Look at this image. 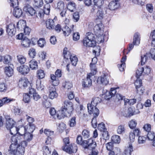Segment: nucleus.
Here are the masks:
<instances>
[{
	"label": "nucleus",
	"mask_w": 155,
	"mask_h": 155,
	"mask_svg": "<svg viewBox=\"0 0 155 155\" xmlns=\"http://www.w3.org/2000/svg\"><path fill=\"white\" fill-rule=\"evenodd\" d=\"M20 137L15 136L12 138V144L9 147V151L14 155H23L25 147L27 146L26 141L21 140Z\"/></svg>",
	"instance_id": "nucleus-1"
},
{
	"label": "nucleus",
	"mask_w": 155,
	"mask_h": 155,
	"mask_svg": "<svg viewBox=\"0 0 155 155\" xmlns=\"http://www.w3.org/2000/svg\"><path fill=\"white\" fill-rule=\"evenodd\" d=\"M103 26L102 24L100 23L95 25L94 28L95 35L98 38V41L101 42L105 41L104 36L103 35Z\"/></svg>",
	"instance_id": "nucleus-2"
},
{
	"label": "nucleus",
	"mask_w": 155,
	"mask_h": 155,
	"mask_svg": "<svg viewBox=\"0 0 155 155\" xmlns=\"http://www.w3.org/2000/svg\"><path fill=\"white\" fill-rule=\"evenodd\" d=\"M84 142V147L90 150L94 149L97 146L96 142L90 138Z\"/></svg>",
	"instance_id": "nucleus-3"
},
{
	"label": "nucleus",
	"mask_w": 155,
	"mask_h": 155,
	"mask_svg": "<svg viewBox=\"0 0 155 155\" xmlns=\"http://www.w3.org/2000/svg\"><path fill=\"white\" fill-rule=\"evenodd\" d=\"M62 148L63 150L69 154L76 153L78 150L77 146L74 144L65 145L62 147Z\"/></svg>",
	"instance_id": "nucleus-4"
},
{
	"label": "nucleus",
	"mask_w": 155,
	"mask_h": 155,
	"mask_svg": "<svg viewBox=\"0 0 155 155\" xmlns=\"http://www.w3.org/2000/svg\"><path fill=\"white\" fill-rule=\"evenodd\" d=\"M62 108L63 110H65V111L67 112L68 114V116H70L74 108L73 104L72 102L69 101H65L64 102V105Z\"/></svg>",
	"instance_id": "nucleus-5"
},
{
	"label": "nucleus",
	"mask_w": 155,
	"mask_h": 155,
	"mask_svg": "<svg viewBox=\"0 0 155 155\" xmlns=\"http://www.w3.org/2000/svg\"><path fill=\"white\" fill-rule=\"evenodd\" d=\"M6 32L11 37L14 35L16 32L15 25L13 23H11L6 27Z\"/></svg>",
	"instance_id": "nucleus-6"
},
{
	"label": "nucleus",
	"mask_w": 155,
	"mask_h": 155,
	"mask_svg": "<svg viewBox=\"0 0 155 155\" xmlns=\"http://www.w3.org/2000/svg\"><path fill=\"white\" fill-rule=\"evenodd\" d=\"M139 34L137 33L134 34L133 39V43L134 44H131L129 45L128 50L130 51L134 48V45H138L140 43V39L139 37Z\"/></svg>",
	"instance_id": "nucleus-7"
},
{
	"label": "nucleus",
	"mask_w": 155,
	"mask_h": 155,
	"mask_svg": "<svg viewBox=\"0 0 155 155\" xmlns=\"http://www.w3.org/2000/svg\"><path fill=\"white\" fill-rule=\"evenodd\" d=\"M87 108L89 113L93 114V117H97L99 114V110L96 107H93L90 105H87Z\"/></svg>",
	"instance_id": "nucleus-8"
},
{
	"label": "nucleus",
	"mask_w": 155,
	"mask_h": 155,
	"mask_svg": "<svg viewBox=\"0 0 155 155\" xmlns=\"http://www.w3.org/2000/svg\"><path fill=\"white\" fill-rule=\"evenodd\" d=\"M91 77L90 74H87L86 78L83 79L82 83L83 87H89L91 86L92 81L91 79Z\"/></svg>",
	"instance_id": "nucleus-9"
},
{
	"label": "nucleus",
	"mask_w": 155,
	"mask_h": 155,
	"mask_svg": "<svg viewBox=\"0 0 155 155\" xmlns=\"http://www.w3.org/2000/svg\"><path fill=\"white\" fill-rule=\"evenodd\" d=\"M23 11L28 15L33 16L36 13L35 10L31 5H26L23 8Z\"/></svg>",
	"instance_id": "nucleus-10"
},
{
	"label": "nucleus",
	"mask_w": 155,
	"mask_h": 155,
	"mask_svg": "<svg viewBox=\"0 0 155 155\" xmlns=\"http://www.w3.org/2000/svg\"><path fill=\"white\" fill-rule=\"evenodd\" d=\"M25 25H23V21H19L18 22L17 24V28L19 29H22L23 27H24V33L25 35H29L31 29L28 27H24Z\"/></svg>",
	"instance_id": "nucleus-11"
},
{
	"label": "nucleus",
	"mask_w": 155,
	"mask_h": 155,
	"mask_svg": "<svg viewBox=\"0 0 155 155\" xmlns=\"http://www.w3.org/2000/svg\"><path fill=\"white\" fill-rule=\"evenodd\" d=\"M48 90L49 93L48 97L50 98L53 99L57 97L58 94L54 86L51 85L49 86Z\"/></svg>",
	"instance_id": "nucleus-12"
},
{
	"label": "nucleus",
	"mask_w": 155,
	"mask_h": 155,
	"mask_svg": "<svg viewBox=\"0 0 155 155\" xmlns=\"http://www.w3.org/2000/svg\"><path fill=\"white\" fill-rule=\"evenodd\" d=\"M97 83L99 84H102L106 85L108 83L109 80L107 76L105 74L99 77L97 80Z\"/></svg>",
	"instance_id": "nucleus-13"
},
{
	"label": "nucleus",
	"mask_w": 155,
	"mask_h": 155,
	"mask_svg": "<svg viewBox=\"0 0 155 155\" xmlns=\"http://www.w3.org/2000/svg\"><path fill=\"white\" fill-rule=\"evenodd\" d=\"M17 70L21 74H27L30 71L28 67L26 65H23L17 68Z\"/></svg>",
	"instance_id": "nucleus-14"
},
{
	"label": "nucleus",
	"mask_w": 155,
	"mask_h": 155,
	"mask_svg": "<svg viewBox=\"0 0 155 155\" xmlns=\"http://www.w3.org/2000/svg\"><path fill=\"white\" fill-rule=\"evenodd\" d=\"M29 82L28 80L25 78H21L19 80L18 85L21 88H25L29 85Z\"/></svg>",
	"instance_id": "nucleus-15"
},
{
	"label": "nucleus",
	"mask_w": 155,
	"mask_h": 155,
	"mask_svg": "<svg viewBox=\"0 0 155 155\" xmlns=\"http://www.w3.org/2000/svg\"><path fill=\"white\" fill-rule=\"evenodd\" d=\"M13 64H11L6 66L5 68V73L9 77L11 76L13 74Z\"/></svg>",
	"instance_id": "nucleus-16"
},
{
	"label": "nucleus",
	"mask_w": 155,
	"mask_h": 155,
	"mask_svg": "<svg viewBox=\"0 0 155 155\" xmlns=\"http://www.w3.org/2000/svg\"><path fill=\"white\" fill-rule=\"evenodd\" d=\"M83 43L84 46L86 47H94L96 45L95 40H83Z\"/></svg>",
	"instance_id": "nucleus-17"
},
{
	"label": "nucleus",
	"mask_w": 155,
	"mask_h": 155,
	"mask_svg": "<svg viewBox=\"0 0 155 155\" xmlns=\"http://www.w3.org/2000/svg\"><path fill=\"white\" fill-rule=\"evenodd\" d=\"M71 27V28H70L67 25H66L64 28L62 29L63 34L65 36H68L71 31H73L74 25H72Z\"/></svg>",
	"instance_id": "nucleus-18"
},
{
	"label": "nucleus",
	"mask_w": 155,
	"mask_h": 155,
	"mask_svg": "<svg viewBox=\"0 0 155 155\" xmlns=\"http://www.w3.org/2000/svg\"><path fill=\"white\" fill-rule=\"evenodd\" d=\"M120 4L119 2H117L113 1L110 2L108 5V8L111 10H114L117 9L119 6Z\"/></svg>",
	"instance_id": "nucleus-19"
},
{
	"label": "nucleus",
	"mask_w": 155,
	"mask_h": 155,
	"mask_svg": "<svg viewBox=\"0 0 155 155\" xmlns=\"http://www.w3.org/2000/svg\"><path fill=\"white\" fill-rule=\"evenodd\" d=\"M19 134L21 136L22 138H24L27 141H29L32 139L33 135L31 133L28 132L24 133V132H23V134H21L19 132Z\"/></svg>",
	"instance_id": "nucleus-20"
},
{
	"label": "nucleus",
	"mask_w": 155,
	"mask_h": 155,
	"mask_svg": "<svg viewBox=\"0 0 155 155\" xmlns=\"http://www.w3.org/2000/svg\"><path fill=\"white\" fill-rule=\"evenodd\" d=\"M65 110H63L62 108L61 110H59L57 112V115H56L58 118L59 119H61L64 118L66 116L68 115L67 114Z\"/></svg>",
	"instance_id": "nucleus-21"
},
{
	"label": "nucleus",
	"mask_w": 155,
	"mask_h": 155,
	"mask_svg": "<svg viewBox=\"0 0 155 155\" xmlns=\"http://www.w3.org/2000/svg\"><path fill=\"white\" fill-rule=\"evenodd\" d=\"M46 28L49 29H53L55 26L53 20L48 19L46 21Z\"/></svg>",
	"instance_id": "nucleus-22"
},
{
	"label": "nucleus",
	"mask_w": 155,
	"mask_h": 155,
	"mask_svg": "<svg viewBox=\"0 0 155 155\" xmlns=\"http://www.w3.org/2000/svg\"><path fill=\"white\" fill-rule=\"evenodd\" d=\"M22 11L21 9L15 7L14 9L13 14L16 18H19L22 14Z\"/></svg>",
	"instance_id": "nucleus-23"
},
{
	"label": "nucleus",
	"mask_w": 155,
	"mask_h": 155,
	"mask_svg": "<svg viewBox=\"0 0 155 155\" xmlns=\"http://www.w3.org/2000/svg\"><path fill=\"white\" fill-rule=\"evenodd\" d=\"M30 68L32 70H36L38 68V62L34 60H32L29 62Z\"/></svg>",
	"instance_id": "nucleus-24"
},
{
	"label": "nucleus",
	"mask_w": 155,
	"mask_h": 155,
	"mask_svg": "<svg viewBox=\"0 0 155 155\" xmlns=\"http://www.w3.org/2000/svg\"><path fill=\"white\" fill-rule=\"evenodd\" d=\"M21 45L24 47L28 48L29 47L31 44V41L30 40L26 37L24 38L22 40L21 42Z\"/></svg>",
	"instance_id": "nucleus-25"
},
{
	"label": "nucleus",
	"mask_w": 155,
	"mask_h": 155,
	"mask_svg": "<svg viewBox=\"0 0 155 155\" xmlns=\"http://www.w3.org/2000/svg\"><path fill=\"white\" fill-rule=\"evenodd\" d=\"M68 58V59H70L72 64L74 66H75L78 61L77 57L75 56L72 55L70 52H69Z\"/></svg>",
	"instance_id": "nucleus-26"
},
{
	"label": "nucleus",
	"mask_w": 155,
	"mask_h": 155,
	"mask_svg": "<svg viewBox=\"0 0 155 155\" xmlns=\"http://www.w3.org/2000/svg\"><path fill=\"white\" fill-rule=\"evenodd\" d=\"M90 66L91 72L89 73L88 74H90L91 76H93L97 72V68L95 65V62H94L93 64L92 63H90Z\"/></svg>",
	"instance_id": "nucleus-27"
},
{
	"label": "nucleus",
	"mask_w": 155,
	"mask_h": 155,
	"mask_svg": "<svg viewBox=\"0 0 155 155\" xmlns=\"http://www.w3.org/2000/svg\"><path fill=\"white\" fill-rule=\"evenodd\" d=\"M147 138L149 140H153V145L155 146V134L154 132L152 131L148 132Z\"/></svg>",
	"instance_id": "nucleus-28"
},
{
	"label": "nucleus",
	"mask_w": 155,
	"mask_h": 155,
	"mask_svg": "<svg viewBox=\"0 0 155 155\" xmlns=\"http://www.w3.org/2000/svg\"><path fill=\"white\" fill-rule=\"evenodd\" d=\"M8 130H10V134L12 135H14V136H16L17 137H20L18 135H15L18 133V131L19 130V129H18L15 126H14L12 127L11 128L7 129ZM14 136H13L12 138ZM12 138H11L12 139Z\"/></svg>",
	"instance_id": "nucleus-29"
},
{
	"label": "nucleus",
	"mask_w": 155,
	"mask_h": 155,
	"mask_svg": "<svg viewBox=\"0 0 155 155\" xmlns=\"http://www.w3.org/2000/svg\"><path fill=\"white\" fill-rule=\"evenodd\" d=\"M35 129V127L34 124H30L28 126H26L24 127V130L28 131L29 133H32Z\"/></svg>",
	"instance_id": "nucleus-30"
},
{
	"label": "nucleus",
	"mask_w": 155,
	"mask_h": 155,
	"mask_svg": "<svg viewBox=\"0 0 155 155\" xmlns=\"http://www.w3.org/2000/svg\"><path fill=\"white\" fill-rule=\"evenodd\" d=\"M51 79L52 80V85L54 86H57L59 83V81L58 78H57V77L54 74H51L50 75Z\"/></svg>",
	"instance_id": "nucleus-31"
},
{
	"label": "nucleus",
	"mask_w": 155,
	"mask_h": 155,
	"mask_svg": "<svg viewBox=\"0 0 155 155\" xmlns=\"http://www.w3.org/2000/svg\"><path fill=\"white\" fill-rule=\"evenodd\" d=\"M12 59L11 56L8 55H5L4 57V63L5 64H8V65H11L12 64L11 63Z\"/></svg>",
	"instance_id": "nucleus-32"
},
{
	"label": "nucleus",
	"mask_w": 155,
	"mask_h": 155,
	"mask_svg": "<svg viewBox=\"0 0 155 155\" xmlns=\"http://www.w3.org/2000/svg\"><path fill=\"white\" fill-rule=\"evenodd\" d=\"M101 101V99L99 97H94L92 99L91 103L88 104L87 105H90L91 106H92L93 107H96L97 104L100 102Z\"/></svg>",
	"instance_id": "nucleus-33"
},
{
	"label": "nucleus",
	"mask_w": 155,
	"mask_h": 155,
	"mask_svg": "<svg viewBox=\"0 0 155 155\" xmlns=\"http://www.w3.org/2000/svg\"><path fill=\"white\" fill-rule=\"evenodd\" d=\"M141 65H143L149 59H150L148 55H147V53L146 54H141Z\"/></svg>",
	"instance_id": "nucleus-34"
},
{
	"label": "nucleus",
	"mask_w": 155,
	"mask_h": 155,
	"mask_svg": "<svg viewBox=\"0 0 155 155\" xmlns=\"http://www.w3.org/2000/svg\"><path fill=\"white\" fill-rule=\"evenodd\" d=\"M13 101V99H11L7 97H4L0 100V107L2 106L4 104H7Z\"/></svg>",
	"instance_id": "nucleus-35"
},
{
	"label": "nucleus",
	"mask_w": 155,
	"mask_h": 155,
	"mask_svg": "<svg viewBox=\"0 0 155 155\" xmlns=\"http://www.w3.org/2000/svg\"><path fill=\"white\" fill-rule=\"evenodd\" d=\"M6 127L7 129L11 128L15 125V123L13 119H10L6 121Z\"/></svg>",
	"instance_id": "nucleus-36"
},
{
	"label": "nucleus",
	"mask_w": 155,
	"mask_h": 155,
	"mask_svg": "<svg viewBox=\"0 0 155 155\" xmlns=\"http://www.w3.org/2000/svg\"><path fill=\"white\" fill-rule=\"evenodd\" d=\"M83 40H95L94 35L92 33L88 32L86 33L85 37Z\"/></svg>",
	"instance_id": "nucleus-37"
},
{
	"label": "nucleus",
	"mask_w": 155,
	"mask_h": 155,
	"mask_svg": "<svg viewBox=\"0 0 155 155\" xmlns=\"http://www.w3.org/2000/svg\"><path fill=\"white\" fill-rule=\"evenodd\" d=\"M34 5L35 7L39 8L42 7L44 4L43 0H34Z\"/></svg>",
	"instance_id": "nucleus-38"
},
{
	"label": "nucleus",
	"mask_w": 155,
	"mask_h": 155,
	"mask_svg": "<svg viewBox=\"0 0 155 155\" xmlns=\"http://www.w3.org/2000/svg\"><path fill=\"white\" fill-rule=\"evenodd\" d=\"M126 112H127V114H123V115L126 117H131L134 114V110L131 107L129 108Z\"/></svg>",
	"instance_id": "nucleus-39"
},
{
	"label": "nucleus",
	"mask_w": 155,
	"mask_h": 155,
	"mask_svg": "<svg viewBox=\"0 0 155 155\" xmlns=\"http://www.w3.org/2000/svg\"><path fill=\"white\" fill-rule=\"evenodd\" d=\"M133 147L131 144H130L129 147L124 150L123 155H130L131 153L133 151Z\"/></svg>",
	"instance_id": "nucleus-40"
},
{
	"label": "nucleus",
	"mask_w": 155,
	"mask_h": 155,
	"mask_svg": "<svg viewBox=\"0 0 155 155\" xmlns=\"http://www.w3.org/2000/svg\"><path fill=\"white\" fill-rule=\"evenodd\" d=\"M37 77L39 79H42L45 76L44 71L41 69L38 70L37 72Z\"/></svg>",
	"instance_id": "nucleus-41"
},
{
	"label": "nucleus",
	"mask_w": 155,
	"mask_h": 155,
	"mask_svg": "<svg viewBox=\"0 0 155 155\" xmlns=\"http://www.w3.org/2000/svg\"><path fill=\"white\" fill-rule=\"evenodd\" d=\"M68 9L71 12H73L76 9L75 4L74 2H70L68 5Z\"/></svg>",
	"instance_id": "nucleus-42"
},
{
	"label": "nucleus",
	"mask_w": 155,
	"mask_h": 155,
	"mask_svg": "<svg viewBox=\"0 0 155 155\" xmlns=\"http://www.w3.org/2000/svg\"><path fill=\"white\" fill-rule=\"evenodd\" d=\"M17 58L18 61L21 64H24L26 61L25 57L23 55H19L17 56Z\"/></svg>",
	"instance_id": "nucleus-43"
},
{
	"label": "nucleus",
	"mask_w": 155,
	"mask_h": 155,
	"mask_svg": "<svg viewBox=\"0 0 155 155\" xmlns=\"http://www.w3.org/2000/svg\"><path fill=\"white\" fill-rule=\"evenodd\" d=\"M86 140H82V138L81 136L78 135L77 137L76 143L78 144L82 145L84 147V142Z\"/></svg>",
	"instance_id": "nucleus-44"
},
{
	"label": "nucleus",
	"mask_w": 155,
	"mask_h": 155,
	"mask_svg": "<svg viewBox=\"0 0 155 155\" xmlns=\"http://www.w3.org/2000/svg\"><path fill=\"white\" fill-rule=\"evenodd\" d=\"M50 5L49 4H46L44 7V9L43 10L45 14L48 15L49 14L50 10Z\"/></svg>",
	"instance_id": "nucleus-45"
},
{
	"label": "nucleus",
	"mask_w": 155,
	"mask_h": 155,
	"mask_svg": "<svg viewBox=\"0 0 155 155\" xmlns=\"http://www.w3.org/2000/svg\"><path fill=\"white\" fill-rule=\"evenodd\" d=\"M82 134L84 139L89 138L91 135L90 131L87 130H84L82 132Z\"/></svg>",
	"instance_id": "nucleus-46"
},
{
	"label": "nucleus",
	"mask_w": 155,
	"mask_h": 155,
	"mask_svg": "<svg viewBox=\"0 0 155 155\" xmlns=\"http://www.w3.org/2000/svg\"><path fill=\"white\" fill-rule=\"evenodd\" d=\"M68 124L71 127H73L76 125V118L73 117L70 119L68 122Z\"/></svg>",
	"instance_id": "nucleus-47"
},
{
	"label": "nucleus",
	"mask_w": 155,
	"mask_h": 155,
	"mask_svg": "<svg viewBox=\"0 0 155 155\" xmlns=\"http://www.w3.org/2000/svg\"><path fill=\"white\" fill-rule=\"evenodd\" d=\"M96 18L98 19H101L104 17V13L103 12L102 10L100 9L98 10L96 14Z\"/></svg>",
	"instance_id": "nucleus-48"
},
{
	"label": "nucleus",
	"mask_w": 155,
	"mask_h": 155,
	"mask_svg": "<svg viewBox=\"0 0 155 155\" xmlns=\"http://www.w3.org/2000/svg\"><path fill=\"white\" fill-rule=\"evenodd\" d=\"M93 1L94 5H96L97 8H99L104 3L103 0H93Z\"/></svg>",
	"instance_id": "nucleus-49"
},
{
	"label": "nucleus",
	"mask_w": 155,
	"mask_h": 155,
	"mask_svg": "<svg viewBox=\"0 0 155 155\" xmlns=\"http://www.w3.org/2000/svg\"><path fill=\"white\" fill-rule=\"evenodd\" d=\"M23 100L25 103H28L30 101V96L27 93L24 94Z\"/></svg>",
	"instance_id": "nucleus-50"
},
{
	"label": "nucleus",
	"mask_w": 155,
	"mask_h": 155,
	"mask_svg": "<svg viewBox=\"0 0 155 155\" xmlns=\"http://www.w3.org/2000/svg\"><path fill=\"white\" fill-rule=\"evenodd\" d=\"M112 142L115 143H119L120 141V136L118 135L113 136L111 138Z\"/></svg>",
	"instance_id": "nucleus-51"
},
{
	"label": "nucleus",
	"mask_w": 155,
	"mask_h": 155,
	"mask_svg": "<svg viewBox=\"0 0 155 155\" xmlns=\"http://www.w3.org/2000/svg\"><path fill=\"white\" fill-rule=\"evenodd\" d=\"M97 128L98 130L102 132L107 130L105 128V124L103 122H101L98 124Z\"/></svg>",
	"instance_id": "nucleus-52"
},
{
	"label": "nucleus",
	"mask_w": 155,
	"mask_h": 155,
	"mask_svg": "<svg viewBox=\"0 0 155 155\" xmlns=\"http://www.w3.org/2000/svg\"><path fill=\"white\" fill-rule=\"evenodd\" d=\"M147 55H149L150 58H152L155 60V48L151 49L150 52L147 53Z\"/></svg>",
	"instance_id": "nucleus-53"
},
{
	"label": "nucleus",
	"mask_w": 155,
	"mask_h": 155,
	"mask_svg": "<svg viewBox=\"0 0 155 155\" xmlns=\"http://www.w3.org/2000/svg\"><path fill=\"white\" fill-rule=\"evenodd\" d=\"M137 78V80L134 83L136 89L140 88L142 84L141 80L139 78Z\"/></svg>",
	"instance_id": "nucleus-54"
},
{
	"label": "nucleus",
	"mask_w": 155,
	"mask_h": 155,
	"mask_svg": "<svg viewBox=\"0 0 155 155\" xmlns=\"http://www.w3.org/2000/svg\"><path fill=\"white\" fill-rule=\"evenodd\" d=\"M29 56L32 58L35 57L36 54L35 49L33 48H31L28 51Z\"/></svg>",
	"instance_id": "nucleus-55"
},
{
	"label": "nucleus",
	"mask_w": 155,
	"mask_h": 155,
	"mask_svg": "<svg viewBox=\"0 0 155 155\" xmlns=\"http://www.w3.org/2000/svg\"><path fill=\"white\" fill-rule=\"evenodd\" d=\"M117 131L118 134H120L124 133L125 131L124 126L122 125L119 126L117 130Z\"/></svg>",
	"instance_id": "nucleus-56"
},
{
	"label": "nucleus",
	"mask_w": 155,
	"mask_h": 155,
	"mask_svg": "<svg viewBox=\"0 0 155 155\" xmlns=\"http://www.w3.org/2000/svg\"><path fill=\"white\" fill-rule=\"evenodd\" d=\"M57 8L60 11L66 9L64 8V4L62 1H60L58 3Z\"/></svg>",
	"instance_id": "nucleus-57"
},
{
	"label": "nucleus",
	"mask_w": 155,
	"mask_h": 155,
	"mask_svg": "<svg viewBox=\"0 0 155 155\" xmlns=\"http://www.w3.org/2000/svg\"><path fill=\"white\" fill-rule=\"evenodd\" d=\"M44 155H50L51 151L49 150L48 146H45L43 148Z\"/></svg>",
	"instance_id": "nucleus-58"
},
{
	"label": "nucleus",
	"mask_w": 155,
	"mask_h": 155,
	"mask_svg": "<svg viewBox=\"0 0 155 155\" xmlns=\"http://www.w3.org/2000/svg\"><path fill=\"white\" fill-rule=\"evenodd\" d=\"M146 139V137L144 136H139L138 139V143L141 144L144 143L145 142Z\"/></svg>",
	"instance_id": "nucleus-59"
},
{
	"label": "nucleus",
	"mask_w": 155,
	"mask_h": 155,
	"mask_svg": "<svg viewBox=\"0 0 155 155\" xmlns=\"http://www.w3.org/2000/svg\"><path fill=\"white\" fill-rule=\"evenodd\" d=\"M141 68H142L143 70V73H144V74L148 75L150 73L151 69L150 67L148 66H146L145 68L141 67Z\"/></svg>",
	"instance_id": "nucleus-60"
},
{
	"label": "nucleus",
	"mask_w": 155,
	"mask_h": 155,
	"mask_svg": "<svg viewBox=\"0 0 155 155\" xmlns=\"http://www.w3.org/2000/svg\"><path fill=\"white\" fill-rule=\"evenodd\" d=\"M137 124V123L136 121L132 120L129 124V126L131 129H133L136 127Z\"/></svg>",
	"instance_id": "nucleus-61"
},
{
	"label": "nucleus",
	"mask_w": 155,
	"mask_h": 155,
	"mask_svg": "<svg viewBox=\"0 0 155 155\" xmlns=\"http://www.w3.org/2000/svg\"><path fill=\"white\" fill-rule=\"evenodd\" d=\"M103 133L102 134V137L103 139L105 140V142L106 141V140H108L109 138V135L107 131H103Z\"/></svg>",
	"instance_id": "nucleus-62"
},
{
	"label": "nucleus",
	"mask_w": 155,
	"mask_h": 155,
	"mask_svg": "<svg viewBox=\"0 0 155 155\" xmlns=\"http://www.w3.org/2000/svg\"><path fill=\"white\" fill-rule=\"evenodd\" d=\"M97 117H93L91 122L92 127L94 128H96L97 123Z\"/></svg>",
	"instance_id": "nucleus-63"
},
{
	"label": "nucleus",
	"mask_w": 155,
	"mask_h": 155,
	"mask_svg": "<svg viewBox=\"0 0 155 155\" xmlns=\"http://www.w3.org/2000/svg\"><path fill=\"white\" fill-rule=\"evenodd\" d=\"M104 98L106 100H108L112 97L110 91H107L105 93V94H104Z\"/></svg>",
	"instance_id": "nucleus-64"
}]
</instances>
